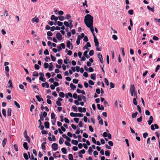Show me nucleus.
<instances>
[{"label": "nucleus", "instance_id": "f257e3e1", "mask_svg": "<svg viewBox=\"0 0 160 160\" xmlns=\"http://www.w3.org/2000/svg\"><path fill=\"white\" fill-rule=\"evenodd\" d=\"M93 17L89 14H87L85 16L84 22L87 27H89L88 25L93 24Z\"/></svg>", "mask_w": 160, "mask_h": 160}, {"label": "nucleus", "instance_id": "f03ea898", "mask_svg": "<svg viewBox=\"0 0 160 160\" xmlns=\"http://www.w3.org/2000/svg\"><path fill=\"white\" fill-rule=\"evenodd\" d=\"M70 115L72 117H82L83 116V115L81 113H74L73 112H71L70 113Z\"/></svg>", "mask_w": 160, "mask_h": 160}, {"label": "nucleus", "instance_id": "7ed1b4c3", "mask_svg": "<svg viewBox=\"0 0 160 160\" xmlns=\"http://www.w3.org/2000/svg\"><path fill=\"white\" fill-rule=\"evenodd\" d=\"M58 144L54 143L52 145V148L54 151H56L58 149Z\"/></svg>", "mask_w": 160, "mask_h": 160}, {"label": "nucleus", "instance_id": "20e7f679", "mask_svg": "<svg viewBox=\"0 0 160 160\" xmlns=\"http://www.w3.org/2000/svg\"><path fill=\"white\" fill-rule=\"evenodd\" d=\"M94 40L95 46H98L99 45V42L98 39L95 35H94Z\"/></svg>", "mask_w": 160, "mask_h": 160}, {"label": "nucleus", "instance_id": "39448f33", "mask_svg": "<svg viewBox=\"0 0 160 160\" xmlns=\"http://www.w3.org/2000/svg\"><path fill=\"white\" fill-rule=\"evenodd\" d=\"M56 37L60 41L62 39V35L60 32H57L56 34Z\"/></svg>", "mask_w": 160, "mask_h": 160}, {"label": "nucleus", "instance_id": "423d86ee", "mask_svg": "<svg viewBox=\"0 0 160 160\" xmlns=\"http://www.w3.org/2000/svg\"><path fill=\"white\" fill-rule=\"evenodd\" d=\"M159 128V127L157 124H152L151 126V129L153 131L155 130V129H158Z\"/></svg>", "mask_w": 160, "mask_h": 160}, {"label": "nucleus", "instance_id": "0eeeda50", "mask_svg": "<svg viewBox=\"0 0 160 160\" xmlns=\"http://www.w3.org/2000/svg\"><path fill=\"white\" fill-rule=\"evenodd\" d=\"M98 57L99 59L100 62L102 63H103V60L102 55L100 53H99L98 55Z\"/></svg>", "mask_w": 160, "mask_h": 160}, {"label": "nucleus", "instance_id": "6e6552de", "mask_svg": "<svg viewBox=\"0 0 160 160\" xmlns=\"http://www.w3.org/2000/svg\"><path fill=\"white\" fill-rule=\"evenodd\" d=\"M150 138H148L147 141V143L144 145L145 147L146 148H148L149 147V144L150 143Z\"/></svg>", "mask_w": 160, "mask_h": 160}, {"label": "nucleus", "instance_id": "1a4fd4ad", "mask_svg": "<svg viewBox=\"0 0 160 160\" xmlns=\"http://www.w3.org/2000/svg\"><path fill=\"white\" fill-rule=\"evenodd\" d=\"M88 26L89 27H88V28H90L91 31L92 32V33L93 36H94V35H95V34L94 32V29H93V24L88 25Z\"/></svg>", "mask_w": 160, "mask_h": 160}, {"label": "nucleus", "instance_id": "9d476101", "mask_svg": "<svg viewBox=\"0 0 160 160\" xmlns=\"http://www.w3.org/2000/svg\"><path fill=\"white\" fill-rule=\"evenodd\" d=\"M135 87L134 85H132L131 86L130 88V92H136L135 91Z\"/></svg>", "mask_w": 160, "mask_h": 160}, {"label": "nucleus", "instance_id": "9b49d317", "mask_svg": "<svg viewBox=\"0 0 160 160\" xmlns=\"http://www.w3.org/2000/svg\"><path fill=\"white\" fill-rule=\"evenodd\" d=\"M23 147L26 150H28V143L25 142L23 144Z\"/></svg>", "mask_w": 160, "mask_h": 160}, {"label": "nucleus", "instance_id": "f8f14e48", "mask_svg": "<svg viewBox=\"0 0 160 160\" xmlns=\"http://www.w3.org/2000/svg\"><path fill=\"white\" fill-rule=\"evenodd\" d=\"M32 21L33 22H35L37 23H38L39 22V19L38 18L34 17L32 18Z\"/></svg>", "mask_w": 160, "mask_h": 160}, {"label": "nucleus", "instance_id": "ddd939ff", "mask_svg": "<svg viewBox=\"0 0 160 160\" xmlns=\"http://www.w3.org/2000/svg\"><path fill=\"white\" fill-rule=\"evenodd\" d=\"M23 135L24 137L26 139L29 138V137L28 135L27 131V130H25L24 132Z\"/></svg>", "mask_w": 160, "mask_h": 160}, {"label": "nucleus", "instance_id": "4468645a", "mask_svg": "<svg viewBox=\"0 0 160 160\" xmlns=\"http://www.w3.org/2000/svg\"><path fill=\"white\" fill-rule=\"evenodd\" d=\"M44 126L47 128H48L49 127V123L48 122H46L44 123Z\"/></svg>", "mask_w": 160, "mask_h": 160}, {"label": "nucleus", "instance_id": "2eb2a0df", "mask_svg": "<svg viewBox=\"0 0 160 160\" xmlns=\"http://www.w3.org/2000/svg\"><path fill=\"white\" fill-rule=\"evenodd\" d=\"M71 143L75 145H77L78 144V142L77 140H72L71 141Z\"/></svg>", "mask_w": 160, "mask_h": 160}, {"label": "nucleus", "instance_id": "dca6fc26", "mask_svg": "<svg viewBox=\"0 0 160 160\" xmlns=\"http://www.w3.org/2000/svg\"><path fill=\"white\" fill-rule=\"evenodd\" d=\"M36 98L38 99V102H41V101H43V100L42 98H40L39 96L37 95L36 96Z\"/></svg>", "mask_w": 160, "mask_h": 160}, {"label": "nucleus", "instance_id": "f3484780", "mask_svg": "<svg viewBox=\"0 0 160 160\" xmlns=\"http://www.w3.org/2000/svg\"><path fill=\"white\" fill-rule=\"evenodd\" d=\"M66 98H68V96L70 97L71 98L72 97V94L71 92H68L67 94H66Z\"/></svg>", "mask_w": 160, "mask_h": 160}, {"label": "nucleus", "instance_id": "a211bd4d", "mask_svg": "<svg viewBox=\"0 0 160 160\" xmlns=\"http://www.w3.org/2000/svg\"><path fill=\"white\" fill-rule=\"evenodd\" d=\"M12 110L11 108H8L7 110V114L8 116H11V113Z\"/></svg>", "mask_w": 160, "mask_h": 160}, {"label": "nucleus", "instance_id": "6ab92c4d", "mask_svg": "<svg viewBox=\"0 0 160 160\" xmlns=\"http://www.w3.org/2000/svg\"><path fill=\"white\" fill-rule=\"evenodd\" d=\"M93 151V150L92 149V148H91V147H90L89 148V149L88 150V152L89 154L91 155L92 154V152Z\"/></svg>", "mask_w": 160, "mask_h": 160}, {"label": "nucleus", "instance_id": "aec40b11", "mask_svg": "<svg viewBox=\"0 0 160 160\" xmlns=\"http://www.w3.org/2000/svg\"><path fill=\"white\" fill-rule=\"evenodd\" d=\"M53 67V66L52 64V63L51 62L50 63V65L49 67V71H52Z\"/></svg>", "mask_w": 160, "mask_h": 160}, {"label": "nucleus", "instance_id": "412c9836", "mask_svg": "<svg viewBox=\"0 0 160 160\" xmlns=\"http://www.w3.org/2000/svg\"><path fill=\"white\" fill-rule=\"evenodd\" d=\"M61 151L64 154H66L67 153V149L64 148H62Z\"/></svg>", "mask_w": 160, "mask_h": 160}, {"label": "nucleus", "instance_id": "4be33fe9", "mask_svg": "<svg viewBox=\"0 0 160 160\" xmlns=\"http://www.w3.org/2000/svg\"><path fill=\"white\" fill-rule=\"evenodd\" d=\"M91 78L93 80H95L96 79V74H92L91 75Z\"/></svg>", "mask_w": 160, "mask_h": 160}, {"label": "nucleus", "instance_id": "5701e85b", "mask_svg": "<svg viewBox=\"0 0 160 160\" xmlns=\"http://www.w3.org/2000/svg\"><path fill=\"white\" fill-rule=\"evenodd\" d=\"M51 118L52 119H55V115L54 112H52L51 114Z\"/></svg>", "mask_w": 160, "mask_h": 160}, {"label": "nucleus", "instance_id": "b1692460", "mask_svg": "<svg viewBox=\"0 0 160 160\" xmlns=\"http://www.w3.org/2000/svg\"><path fill=\"white\" fill-rule=\"evenodd\" d=\"M64 141V139L62 138H60L59 140V144H62L63 143Z\"/></svg>", "mask_w": 160, "mask_h": 160}, {"label": "nucleus", "instance_id": "393cba45", "mask_svg": "<svg viewBox=\"0 0 160 160\" xmlns=\"http://www.w3.org/2000/svg\"><path fill=\"white\" fill-rule=\"evenodd\" d=\"M138 113L137 112H136L135 113H132V117L133 118H136L137 115L138 114Z\"/></svg>", "mask_w": 160, "mask_h": 160}, {"label": "nucleus", "instance_id": "a878e982", "mask_svg": "<svg viewBox=\"0 0 160 160\" xmlns=\"http://www.w3.org/2000/svg\"><path fill=\"white\" fill-rule=\"evenodd\" d=\"M7 142V139L6 138H4V139L2 141V145H3V147H4L5 145L6 144Z\"/></svg>", "mask_w": 160, "mask_h": 160}, {"label": "nucleus", "instance_id": "bb28decb", "mask_svg": "<svg viewBox=\"0 0 160 160\" xmlns=\"http://www.w3.org/2000/svg\"><path fill=\"white\" fill-rule=\"evenodd\" d=\"M70 86L72 89L74 90V89H75L76 88V86L75 85H73L72 83H71L70 84Z\"/></svg>", "mask_w": 160, "mask_h": 160}, {"label": "nucleus", "instance_id": "cd10ccee", "mask_svg": "<svg viewBox=\"0 0 160 160\" xmlns=\"http://www.w3.org/2000/svg\"><path fill=\"white\" fill-rule=\"evenodd\" d=\"M2 114L5 117H6V111L4 109H3L2 110Z\"/></svg>", "mask_w": 160, "mask_h": 160}, {"label": "nucleus", "instance_id": "c85d7f7f", "mask_svg": "<svg viewBox=\"0 0 160 160\" xmlns=\"http://www.w3.org/2000/svg\"><path fill=\"white\" fill-rule=\"evenodd\" d=\"M68 158L69 160H73V156L72 154H69Z\"/></svg>", "mask_w": 160, "mask_h": 160}, {"label": "nucleus", "instance_id": "c756f323", "mask_svg": "<svg viewBox=\"0 0 160 160\" xmlns=\"http://www.w3.org/2000/svg\"><path fill=\"white\" fill-rule=\"evenodd\" d=\"M59 96L60 97L63 98L65 96V94L63 92H60Z\"/></svg>", "mask_w": 160, "mask_h": 160}, {"label": "nucleus", "instance_id": "7c9ffc66", "mask_svg": "<svg viewBox=\"0 0 160 160\" xmlns=\"http://www.w3.org/2000/svg\"><path fill=\"white\" fill-rule=\"evenodd\" d=\"M23 157L26 160H27L28 159V156L26 153H24L23 154Z\"/></svg>", "mask_w": 160, "mask_h": 160}, {"label": "nucleus", "instance_id": "2f4dec72", "mask_svg": "<svg viewBox=\"0 0 160 160\" xmlns=\"http://www.w3.org/2000/svg\"><path fill=\"white\" fill-rule=\"evenodd\" d=\"M71 18V16L70 14H67L66 15L65 19H69Z\"/></svg>", "mask_w": 160, "mask_h": 160}, {"label": "nucleus", "instance_id": "473e14b6", "mask_svg": "<svg viewBox=\"0 0 160 160\" xmlns=\"http://www.w3.org/2000/svg\"><path fill=\"white\" fill-rule=\"evenodd\" d=\"M71 42L70 41H68L67 43V46L69 49H70V47L71 45Z\"/></svg>", "mask_w": 160, "mask_h": 160}, {"label": "nucleus", "instance_id": "72a5a7b5", "mask_svg": "<svg viewBox=\"0 0 160 160\" xmlns=\"http://www.w3.org/2000/svg\"><path fill=\"white\" fill-rule=\"evenodd\" d=\"M105 155L106 156H109L110 155V152L109 151L107 150L105 151Z\"/></svg>", "mask_w": 160, "mask_h": 160}, {"label": "nucleus", "instance_id": "f704fd0d", "mask_svg": "<svg viewBox=\"0 0 160 160\" xmlns=\"http://www.w3.org/2000/svg\"><path fill=\"white\" fill-rule=\"evenodd\" d=\"M14 103L16 106L18 108H20V106L19 104L16 101H15L14 102Z\"/></svg>", "mask_w": 160, "mask_h": 160}, {"label": "nucleus", "instance_id": "c9c22d12", "mask_svg": "<svg viewBox=\"0 0 160 160\" xmlns=\"http://www.w3.org/2000/svg\"><path fill=\"white\" fill-rule=\"evenodd\" d=\"M58 19L60 21H62L64 19V18L63 16H60L58 17Z\"/></svg>", "mask_w": 160, "mask_h": 160}, {"label": "nucleus", "instance_id": "e433bc0d", "mask_svg": "<svg viewBox=\"0 0 160 160\" xmlns=\"http://www.w3.org/2000/svg\"><path fill=\"white\" fill-rule=\"evenodd\" d=\"M44 53L45 55H48L49 53L48 50L47 49H46L44 52Z\"/></svg>", "mask_w": 160, "mask_h": 160}, {"label": "nucleus", "instance_id": "4c0bfd02", "mask_svg": "<svg viewBox=\"0 0 160 160\" xmlns=\"http://www.w3.org/2000/svg\"><path fill=\"white\" fill-rule=\"evenodd\" d=\"M50 56L51 57V58L52 60V61L53 62L55 61L56 60V58L55 57H54L53 56H52V55L51 54L50 55Z\"/></svg>", "mask_w": 160, "mask_h": 160}, {"label": "nucleus", "instance_id": "58836bf2", "mask_svg": "<svg viewBox=\"0 0 160 160\" xmlns=\"http://www.w3.org/2000/svg\"><path fill=\"white\" fill-rule=\"evenodd\" d=\"M82 95H79L78 97V100L79 101H81L82 100Z\"/></svg>", "mask_w": 160, "mask_h": 160}, {"label": "nucleus", "instance_id": "ea45409f", "mask_svg": "<svg viewBox=\"0 0 160 160\" xmlns=\"http://www.w3.org/2000/svg\"><path fill=\"white\" fill-rule=\"evenodd\" d=\"M94 54V51L92 50H91L89 52V55L90 56H92Z\"/></svg>", "mask_w": 160, "mask_h": 160}, {"label": "nucleus", "instance_id": "a19ab883", "mask_svg": "<svg viewBox=\"0 0 160 160\" xmlns=\"http://www.w3.org/2000/svg\"><path fill=\"white\" fill-rule=\"evenodd\" d=\"M47 35L48 36H52V33L50 31H48L47 32Z\"/></svg>", "mask_w": 160, "mask_h": 160}, {"label": "nucleus", "instance_id": "79ce46f5", "mask_svg": "<svg viewBox=\"0 0 160 160\" xmlns=\"http://www.w3.org/2000/svg\"><path fill=\"white\" fill-rule=\"evenodd\" d=\"M96 50L97 51H101L102 50V48L101 47H99V46H96Z\"/></svg>", "mask_w": 160, "mask_h": 160}, {"label": "nucleus", "instance_id": "37998d69", "mask_svg": "<svg viewBox=\"0 0 160 160\" xmlns=\"http://www.w3.org/2000/svg\"><path fill=\"white\" fill-rule=\"evenodd\" d=\"M148 134L147 132L144 133L143 134V136L144 138H146L148 136Z\"/></svg>", "mask_w": 160, "mask_h": 160}, {"label": "nucleus", "instance_id": "c03bdc74", "mask_svg": "<svg viewBox=\"0 0 160 160\" xmlns=\"http://www.w3.org/2000/svg\"><path fill=\"white\" fill-rule=\"evenodd\" d=\"M133 104L135 105H137V102L136 100V98H134L133 99Z\"/></svg>", "mask_w": 160, "mask_h": 160}, {"label": "nucleus", "instance_id": "a18cd8bd", "mask_svg": "<svg viewBox=\"0 0 160 160\" xmlns=\"http://www.w3.org/2000/svg\"><path fill=\"white\" fill-rule=\"evenodd\" d=\"M67 27H69V24L68 22L67 21H65L63 23Z\"/></svg>", "mask_w": 160, "mask_h": 160}, {"label": "nucleus", "instance_id": "49530a36", "mask_svg": "<svg viewBox=\"0 0 160 160\" xmlns=\"http://www.w3.org/2000/svg\"><path fill=\"white\" fill-rule=\"evenodd\" d=\"M47 44L50 47V48L51 49L52 48V42L50 41H48L47 42Z\"/></svg>", "mask_w": 160, "mask_h": 160}, {"label": "nucleus", "instance_id": "de8ad7c7", "mask_svg": "<svg viewBox=\"0 0 160 160\" xmlns=\"http://www.w3.org/2000/svg\"><path fill=\"white\" fill-rule=\"evenodd\" d=\"M137 109L140 113H141L142 110L140 107L139 105H137Z\"/></svg>", "mask_w": 160, "mask_h": 160}, {"label": "nucleus", "instance_id": "09e8293b", "mask_svg": "<svg viewBox=\"0 0 160 160\" xmlns=\"http://www.w3.org/2000/svg\"><path fill=\"white\" fill-rule=\"evenodd\" d=\"M34 67L35 69L36 70H38L39 69L40 67L38 65H37V64H35L34 65Z\"/></svg>", "mask_w": 160, "mask_h": 160}, {"label": "nucleus", "instance_id": "8fccbe9b", "mask_svg": "<svg viewBox=\"0 0 160 160\" xmlns=\"http://www.w3.org/2000/svg\"><path fill=\"white\" fill-rule=\"evenodd\" d=\"M34 74H33L32 76L34 77H38V74L37 72H34Z\"/></svg>", "mask_w": 160, "mask_h": 160}, {"label": "nucleus", "instance_id": "3c124183", "mask_svg": "<svg viewBox=\"0 0 160 160\" xmlns=\"http://www.w3.org/2000/svg\"><path fill=\"white\" fill-rule=\"evenodd\" d=\"M110 86L111 88H113L114 87L115 84L112 82H111L110 83Z\"/></svg>", "mask_w": 160, "mask_h": 160}, {"label": "nucleus", "instance_id": "603ef678", "mask_svg": "<svg viewBox=\"0 0 160 160\" xmlns=\"http://www.w3.org/2000/svg\"><path fill=\"white\" fill-rule=\"evenodd\" d=\"M78 95L76 93H74L73 94V95L72 96V97L74 98V99H77L78 98Z\"/></svg>", "mask_w": 160, "mask_h": 160}, {"label": "nucleus", "instance_id": "864d4df0", "mask_svg": "<svg viewBox=\"0 0 160 160\" xmlns=\"http://www.w3.org/2000/svg\"><path fill=\"white\" fill-rule=\"evenodd\" d=\"M39 79L40 81H42V82H44L45 81V80H46L45 78H43V77H40L39 78Z\"/></svg>", "mask_w": 160, "mask_h": 160}, {"label": "nucleus", "instance_id": "5fc2aeb1", "mask_svg": "<svg viewBox=\"0 0 160 160\" xmlns=\"http://www.w3.org/2000/svg\"><path fill=\"white\" fill-rule=\"evenodd\" d=\"M72 108L74 110V111H75L76 112H77V111H78L77 108V107L76 106H72Z\"/></svg>", "mask_w": 160, "mask_h": 160}, {"label": "nucleus", "instance_id": "6e6d98bb", "mask_svg": "<svg viewBox=\"0 0 160 160\" xmlns=\"http://www.w3.org/2000/svg\"><path fill=\"white\" fill-rule=\"evenodd\" d=\"M62 59H58V63L60 64L61 65L62 64Z\"/></svg>", "mask_w": 160, "mask_h": 160}, {"label": "nucleus", "instance_id": "4d7b16f0", "mask_svg": "<svg viewBox=\"0 0 160 160\" xmlns=\"http://www.w3.org/2000/svg\"><path fill=\"white\" fill-rule=\"evenodd\" d=\"M65 144L68 146H71V144L69 142L65 141Z\"/></svg>", "mask_w": 160, "mask_h": 160}, {"label": "nucleus", "instance_id": "13d9d810", "mask_svg": "<svg viewBox=\"0 0 160 160\" xmlns=\"http://www.w3.org/2000/svg\"><path fill=\"white\" fill-rule=\"evenodd\" d=\"M73 82L75 84H77L78 83V79H74L73 80Z\"/></svg>", "mask_w": 160, "mask_h": 160}, {"label": "nucleus", "instance_id": "bf43d9fd", "mask_svg": "<svg viewBox=\"0 0 160 160\" xmlns=\"http://www.w3.org/2000/svg\"><path fill=\"white\" fill-rule=\"evenodd\" d=\"M57 24L59 26H61L62 25L63 23L62 22L58 21L57 22Z\"/></svg>", "mask_w": 160, "mask_h": 160}, {"label": "nucleus", "instance_id": "052dcab7", "mask_svg": "<svg viewBox=\"0 0 160 160\" xmlns=\"http://www.w3.org/2000/svg\"><path fill=\"white\" fill-rule=\"evenodd\" d=\"M44 67L45 68H47L48 67V64L47 63H45L44 64Z\"/></svg>", "mask_w": 160, "mask_h": 160}, {"label": "nucleus", "instance_id": "680f3d73", "mask_svg": "<svg viewBox=\"0 0 160 160\" xmlns=\"http://www.w3.org/2000/svg\"><path fill=\"white\" fill-rule=\"evenodd\" d=\"M104 81H105V83H106V84L107 86H108L109 84V82H108V80L107 79V78H105Z\"/></svg>", "mask_w": 160, "mask_h": 160}, {"label": "nucleus", "instance_id": "e2e57ef3", "mask_svg": "<svg viewBox=\"0 0 160 160\" xmlns=\"http://www.w3.org/2000/svg\"><path fill=\"white\" fill-rule=\"evenodd\" d=\"M41 146H42V148L43 150H46L45 145L43 144L42 143Z\"/></svg>", "mask_w": 160, "mask_h": 160}, {"label": "nucleus", "instance_id": "0e129e2a", "mask_svg": "<svg viewBox=\"0 0 160 160\" xmlns=\"http://www.w3.org/2000/svg\"><path fill=\"white\" fill-rule=\"evenodd\" d=\"M112 38L114 40H117L118 39L117 36L115 35H113L112 36Z\"/></svg>", "mask_w": 160, "mask_h": 160}, {"label": "nucleus", "instance_id": "69168bd1", "mask_svg": "<svg viewBox=\"0 0 160 160\" xmlns=\"http://www.w3.org/2000/svg\"><path fill=\"white\" fill-rule=\"evenodd\" d=\"M56 104L58 106H61L62 105L61 102L59 100H58L56 101Z\"/></svg>", "mask_w": 160, "mask_h": 160}, {"label": "nucleus", "instance_id": "338daca9", "mask_svg": "<svg viewBox=\"0 0 160 160\" xmlns=\"http://www.w3.org/2000/svg\"><path fill=\"white\" fill-rule=\"evenodd\" d=\"M15 150L17 151H18V148L17 145L16 144H14L13 146Z\"/></svg>", "mask_w": 160, "mask_h": 160}, {"label": "nucleus", "instance_id": "774afa93", "mask_svg": "<svg viewBox=\"0 0 160 160\" xmlns=\"http://www.w3.org/2000/svg\"><path fill=\"white\" fill-rule=\"evenodd\" d=\"M88 83L90 85H93L94 84V83L93 81L91 80H89L88 81Z\"/></svg>", "mask_w": 160, "mask_h": 160}]
</instances>
